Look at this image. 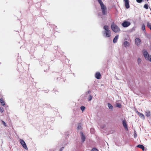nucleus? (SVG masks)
Wrapping results in <instances>:
<instances>
[{"label": "nucleus", "mask_w": 151, "mask_h": 151, "mask_svg": "<svg viewBox=\"0 0 151 151\" xmlns=\"http://www.w3.org/2000/svg\"><path fill=\"white\" fill-rule=\"evenodd\" d=\"M103 29L104 30L103 32V36L106 37H111V31L109 29V27L107 25H104L103 27Z\"/></svg>", "instance_id": "1"}, {"label": "nucleus", "mask_w": 151, "mask_h": 151, "mask_svg": "<svg viewBox=\"0 0 151 151\" xmlns=\"http://www.w3.org/2000/svg\"><path fill=\"white\" fill-rule=\"evenodd\" d=\"M100 4L102 11V14L103 15L106 14V8L103 3L101 0H97Z\"/></svg>", "instance_id": "2"}, {"label": "nucleus", "mask_w": 151, "mask_h": 151, "mask_svg": "<svg viewBox=\"0 0 151 151\" xmlns=\"http://www.w3.org/2000/svg\"><path fill=\"white\" fill-rule=\"evenodd\" d=\"M111 29L115 32H118L120 31L119 27L114 22L111 23Z\"/></svg>", "instance_id": "3"}, {"label": "nucleus", "mask_w": 151, "mask_h": 151, "mask_svg": "<svg viewBox=\"0 0 151 151\" xmlns=\"http://www.w3.org/2000/svg\"><path fill=\"white\" fill-rule=\"evenodd\" d=\"M142 52L143 55L145 59L151 62V55H149L148 52L145 50H143Z\"/></svg>", "instance_id": "4"}, {"label": "nucleus", "mask_w": 151, "mask_h": 151, "mask_svg": "<svg viewBox=\"0 0 151 151\" xmlns=\"http://www.w3.org/2000/svg\"><path fill=\"white\" fill-rule=\"evenodd\" d=\"M131 24L129 22L124 21V22L122 23V26L124 27H126L129 26Z\"/></svg>", "instance_id": "5"}, {"label": "nucleus", "mask_w": 151, "mask_h": 151, "mask_svg": "<svg viewBox=\"0 0 151 151\" xmlns=\"http://www.w3.org/2000/svg\"><path fill=\"white\" fill-rule=\"evenodd\" d=\"M20 142L22 146L25 149L27 150L28 149L27 145L25 142L24 141L21 139H20Z\"/></svg>", "instance_id": "6"}, {"label": "nucleus", "mask_w": 151, "mask_h": 151, "mask_svg": "<svg viewBox=\"0 0 151 151\" xmlns=\"http://www.w3.org/2000/svg\"><path fill=\"white\" fill-rule=\"evenodd\" d=\"M124 2L125 6L127 9H128L129 7V0H124Z\"/></svg>", "instance_id": "7"}, {"label": "nucleus", "mask_w": 151, "mask_h": 151, "mask_svg": "<svg viewBox=\"0 0 151 151\" xmlns=\"http://www.w3.org/2000/svg\"><path fill=\"white\" fill-rule=\"evenodd\" d=\"M135 43L137 45H139L141 42L140 40L138 38H137L135 39Z\"/></svg>", "instance_id": "8"}, {"label": "nucleus", "mask_w": 151, "mask_h": 151, "mask_svg": "<svg viewBox=\"0 0 151 151\" xmlns=\"http://www.w3.org/2000/svg\"><path fill=\"white\" fill-rule=\"evenodd\" d=\"M95 77L97 79H100L101 78V75L99 72H96L95 75Z\"/></svg>", "instance_id": "9"}, {"label": "nucleus", "mask_w": 151, "mask_h": 151, "mask_svg": "<svg viewBox=\"0 0 151 151\" xmlns=\"http://www.w3.org/2000/svg\"><path fill=\"white\" fill-rule=\"evenodd\" d=\"M136 112V113H137V114L139 115V117H140L141 118L144 119H145V116L143 114H142V113L139 112L138 111H137Z\"/></svg>", "instance_id": "10"}, {"label": "nucleus", "mask_w": 151, "mask_h": 151, "mask_svg": "<svg viewBox=\"0 0 151 151\" xmlns=\"http://www.w3.org/2000/svg\"><path fill=\"white\" fill-rule=\"evenodd\" d=\"M81 141L82 142H83L85 141V139H86V137L83 134V133L82 132H81Z\"/></svg>", "instance_id": "11"}, {"label": "nucleus", "mask_w": 151, "mask_h": 151, "mask_svg": "<svg viewBox=\"0 0 151 151\" xmlns=\"http://www.w3.org/2000/svg\"><path fill=\"white\" fill-rule=\"evenodd\" d=\"M122 124L123 126L125 129H128L127 126V124L126 121L125 120L122 121Z\"/></svg>", "instance_id": "12"}, {"label": "nucleus", "mask_w": 151, "mask_h": 151, "mask_svg": "<svg viewBox=\"0 0 151 151\" xmlns=\"http://www.w3.org/2000/svg\"><path fill=\"white\" fill-rule=\"evenodd\" d=\"M124 46L126 47H129L130 45V43L126 41L124 42L123 43Z\"/></svg>", "instance_id": "13"}, {"label": "nucleus", "mask_w": 151, "mask_h": 151, "mask_svg": "<svg viewBox=\"0 0 151 151\" xmlns=\"http://www.w3.org/2000/svg\"><path fill=\"white\" fill-rule=\"evenodd\" d=\"M119 35H116L114 38L113 40V42L114 43H115L117 42V40L118 38Z\"/></svg>", "instance_id": "14"}, {"label": "nucleus", "mask_w": 151, "mask_h": 151, "mask_svg": "<svg viewBox=\"0 0 151 151\" xmlns=\"http://www.w3.org/2000/svg\"><path fill=\"white\" fill-rule=\"evenodd\" d=\"M145 115L147 117H149L151 115L150 112V111L145 112Z\"/></svg>", "instance_id": "15"}, {"label": "nucleus", "mask_w": 151, "mask_h": 151, "mask_svg": "<svg viewBox=\"0 0 151 151\" xmlns=\"http://www.w3.org/2000/svg\"><path fill=\"white\" fill-rule=\"evenodd\" d=\"M0 102L2 105L4 106L5 105V104L4 100L3 98H1L0 99Z\"/></svg>", "instance_id": "16"}, {"label": "nucleus", "mask_w": 151, "mask_h": 151, "mask_svg": "<svg viewBox=\"0 0 151 151\" xmlns=\"http://www.w3.org/2000/svg\"><path fill=\"white\" fill-rule=\"evenodd\" d=\"M137 147L143 150H144L145 149L144 147L142 145H137Z\"/></svg>", "instance_id": "17"}, {"label": "nucleus", "mask_w": 151, "mask_h": 151, "mask_svg": "<svg viewBox=\"0 0 151 151\" xmlns=\"http://www.w3.org/2000/svg\"><path fill=\"white\" fill-rule=\"evenodd\" d=\"M108 106L109 109L111 110H113V107L112 106L110 103L108 104Z\"/></svg>", "instance_id": "18"}, {"label": "nucleus", "mask_w": 151, "mask_h": 151, "mask_svg": "<svg viewBox=\"0 0 151 151\" xmlns=\"http://www.w3.org/2000/svg\"><path fill=\"white\" fill-rule=\"evenodd\" d=\"M144 8L146 9H148L149 8V6L148 4H145L144 6Z\"/></svg>", "instance_id": "19"}, {"label": "nucleus", "mask_w": 151, "mask_h": 151, "mask_svg": "<svg viewBox=\"0 0 151 151\" xmlns=\"http://www.w3.org/2000/svg\"><path fill=\"white\" fill-rule=\"evenodd\" d=\"M141 28H142V29L143 31L145 30V26L144 24H142Z\"/></svg>", "instance_id": "20"}, {"label": "nucleus", "mask_w": 151, "mask_h": 151, "mask_svg": "<svg viewBox=\"0 0 151 151\" xmlns=\"http://www.w3.org/2000/svg\"><path fill=\"white\" fill-rule=\"evenodd\" d=\"M85 109L86 107L84 106H82L81 107V109L82 110V111L84 110Z\"/></svg>", "instance_id": "21"}, {"label": "nucleus", "mask_w": 151, "mask_h": 151, "mask_svg": "<svg viewBox=\"0 0 151 151\" xmlns=\"http://www.w3.org/2000/svg\"><path fill=\"white\" fill-rule=\"evenodd\" d=\"M4 111V108L2 107H0V112L1 113H2Z\"/></svg>", "instance_id": "22"}, {"label": "nucleus", "mask_w": 151, "mask_h": 151, "mask_svg": "<svg viewBox=\"0 0 151 151\" xmlns=\"http://www.w3.org/2000/svg\"><path fill=\"white\" fill-rule=\"evenodd\" d=\"M137 61L138 64H139L141 62V60L140 58H138Z\"/></svg>", "instance_id": "23"}, {"label": "nucleus", "mask_w": 151, "mask_h": 151, "mask_svg": "<svg viewBox=\"0 0 151 151\" xmlns=\"http://www.w3.org/2000/svg\"><path fill=\"white\" fill-rule=\"evenodd\" d=\"M1 122H2V124L4 125L5 127H6L7 125L6 124V123L3 120H1Z\"/></svg>", "instance_id": "24"}, {"label": "nucleus", "mask_w": 151, "mask_h": 151, "mask_svg": "<svg viewBox=\"0 0 151 151\" xmlns=\"http://www.w3.org/2000/svg\"><path fill=\"white\" fill-rule=\"evenodd\" d=\"M116 106L117 107L121 108V105L120 103H117L116 104Z\"/></svg>", "instance_id": "25"}, {"label": "nucleus", "mask_w": 151, "mask_h": 151, "mask_svg": "<svg viewBox=\"0 0 151 151\" xmlns=\"http://www.w3.org/2000/svg\"><path fill=\"white\" fill-rule=\"evenodd\" d=\"M92 96L91 95H89L88 98V100L89 101H90L92 99Z\"/></svg>", "instance_id": "26"}, {"label": "nucleus", "mask_w": 151, "mask_h": 151, "mask_svg": "<svg viewBox=\"0 0 151 151\" xmlns=\"http://www.w3.org/2000/svg\"><path fill=\"white\" fill-rule=\"evenodd\" d=\"M82 127L80 125H78V127H77V129H81Z\"/></svg>", "instance_id": "27"}, {"label": "nucleus", "mask_w": 151, "mask_h": 151, "mask_svg": "<svg viewBox=\"0 0 151 151\" xmlns=\"http://www.w3.org/2000/svg\"><path fill=\"white\" fill-rule=\"evenodd\" d=\"M143 0H136V1L137 3H140L142 2Z\"/></svg>", "instance_id": "28"}, {"label": "nucleus", "mask_w": 151, "mask_h": 151, "mask_svg": "<svg viewBox=\"0 0 151 151\" xmlns=\"http://www.w3.org/2000/svg\"><path fill=\"white\" fill-rule=\"evenodd\" d=\"M92 151H99L98 150L95 148H93L92 149Z\"/></svg>", "instance_id": "29"}, {"label": "nucleus", "mask_w": 151, "mask_h": 151, "mask_svg": "<svg viewBox=\"0 0 151 151\" xmlns=\"http://www.w3.org/2000/svg\"><path fill=\"white\" fill-rule=\"evenodd\" d=\"M64 147H61V148L60 149V151H62L63 149H64Z\"/></svg>", "instance_id": "30"}, {"label": "nucleus", "mask_w": 151, "mask_h": 151, "mask_svg": "<svg viewBox=\"0 0 151 151\" xmlns=\"http://www.w3.org/2000/svg\"><path fill=\"white\" fill-rule=\"evenodd\" d=\"M94 131V129H93V128H91V129H90V131Z\"/></svg>", "instance_id": "31"}, {"label": "nucleus", "mask_w": 151, "mask_h": 151, "mask_svg": "<svg viewBox=\"0 0 151 151\" xmlns=\"http://www.w3.org/2000/svg\"><path fill=\"white\" fill-rule=\"evenodd\" d=\"M89 92H90V91H88V93H89Z\"/></svg>", "instance_id": "32"}, {"label": "nucleus", "mask_w": 151, "mask_h": 151, "mask_svg": "<svg viewBox=\"0 0 151 151\" xmlns=\"http://www.w3.org/2000/svg\"><path fill=\"white\" fill-rule=\"evenodd\" d=\"M135 136H136V135H134V136L135 137Z\"/></svg>", "instance_id": "33"}, {"label": "nucleus", "mask_w": 151, "mask_h": 151, "mask_svg": "<svg viewBox=\"0 0 151 151\" xmlns=\"http://www.w3.org/2000/svg\"><path fill=\"white\" fill-rule=\"evenodd\" d=\"M135 136H136V135H134V136L135 137Z\"/></svg>", "instance_id": "34"}, {"label": "nucleus", "mask_w": 151, "mask_h": 151, "mask_svg": "<svg viewBox=\"0 0 151 151\" xmlns=\"http://www.w3.org/2000/svg\"><path fill=\"white\" fill-rule=\"evenodd\" d=\"M149 0H147V1H148Z\"/></svg>", "instance_id": "35"}]
</instances>
